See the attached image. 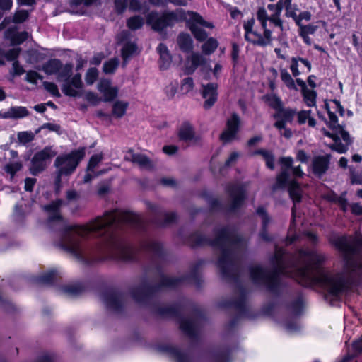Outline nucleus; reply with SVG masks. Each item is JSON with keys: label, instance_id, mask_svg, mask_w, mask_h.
<instances>
[{"label": "nucleus", "instance_id": "473e14b6", "mask_svg": "<svg viewBox=\"0 0 362 362\" xmlns=\"http://www.w3.org/2000/svg\"><path fill=\"white\" fill-rule=\"evenodd\" d=\"M57 277V272L52 270L45 273L36 279V282L41 285H50L52 284Z\"/></svg>", "mask_w": 362, "mask_h": 362}, {"label": "nucleus", "instance_id": "338daca9", "mask_svg": "<svg viewBox=\"0 0 362 362\" xmlns=\"http://www.w3.org/2000/svg\"><path fill=\"white\" fill-rule=\"evenodd\" d=\"M111 82L109 80H101L98 84V89L101 93H103L105 91L108 90V89L111 87Z\"/></svg>", "mask_w": 362, "mask_h": 362}, {"label": "nucleus", "instance_id": "f8f14e48", "mask_svg": "<svg viewBox=\"0 0 362 362\" xmlns=\"http://www.w3.org/2000/svg\"><path fill=\"white\" fill-rule=\"evenodd\" d=\"M226 190L231 199L230 209L233 211L238 209L246 197L244 187L239 184H230Z\"/></svg>", "mask_w": 362, "mask_h": 362}, {"label": "nucleus", "instance_id": "5fc2aeb1", "mask_svg": "<svg viewBox=\"0 0 362 362\" xmlns=\"http://www.w3.org/2000/svg\"><path fill=\"white\" fill-rule=\"evenodd\" d=\"M118 89L116 87L111 86L108 90L103 93L104 98L103 101L110 102L112 101L117 95Z\"/></svg>", "mask_w": 362, "mask_h": 362}, {"label": "nucleus", "instance_id": "864d4df0", "mask_svg": "<svg viewBox=\"0 0 362 362\" xmlns=\"http://www.w3.org/2000/svg\"><path fill=\"white\" fill-rule=\"evenodd\" d=\"M103 160L102 154H95L93 155L88 162L87 166V171H94L95 167L98 165V163Z\"/></svg>", "mask_w": 362, "mask_h": 362}, {"label": "nucleus", "instance_id": "a878e982", "mask_svg": "<svg viewBox=\"0 0 362 362\" xmlns=\"http://www.w3.org/2000/svg\"><path fill=\"white\" fill-rule=\"evenodd\" d=\"M195 135L194 129L189 122H184L178 131L180 140L183 141H192Z\"/></svg>", "mask_w": 362, "mask_h": 362}, {"label": "nucleus", "instance_id": "4c0bfd02", "mask_svg": "<svg viewBox=\"0 0 362 362\" xmlns=\"http://www.w3.org/2000/svg\"><path fill=\"white\" fill-rule=\"evenodd\" d=\"M62 291L68 296H76L84 291V286L81 284H76L64 286Z\"/></svg>", "mask_w": 362, "mask_h": 362}, {"label": "nucleus", "instance_id": "37998d69", "mask_svg": "<svg viewBox=\"0 0 362 362\" xmlns=\"http://www.w3.org/2000/svg\"><path fill=\"white\" fill-rule=\"evenodd\" d=\"M144 247L147 250L159 257L163 255L162 246L158 242L150 240L146 243Z\"/></svg>", "mask_w": 362, "mask_h": 362}, {"label": "nucleus", "instance_id": "2eb2a0df", "mask_svg": "<svg viewBox=\"0 0 362 362\" xmlns=\"http://www.w3.org/2000/svg\"><path fill=\"white\" fill-rule=\"evenodd\" d=\"M200 317L193 319H182L180 327L182 331L191 339L197 337L201 325Z\"/></svg>", "mask_w": 362, "mask_h": 362}, {"label": "nucleus", "instance_id": "bf43d9fd", "mask_svg": "<svg viewBox=\"0 0 362 362\" xmlns=\"http://www.w3.org/2000/svg\"><path fill=\"white\" fill-rule=\"evenodd\" d=\"M191 16H192V20L197 23H199L204 27H206V28H214V25L211 23H209V22H206L205 21L203 18L199 15L198 13H194V12H192L191 13Z\"/></svg>", "mask_w": 362, "mask_h": 362}, {"label": "nucleus", "instance_id": "58836bf2", "mask_svg": "<svg viewBox=\"0 0 362 362\" xmlns=\"http://www.w3.org/2000/svg\"><path fill=\"white\" fill-rule=\"evenodd\" d=\"M218 46V41L214 37H210L202 45V49L205 54H211L216 49Z\"/></svg>", "mask_w": 362, "mask_h": 362}, {"label": "nucleus", "instance_id": "4d7b16f0", "mask_svg": "<svg viewBox=\"0 0 362 362\" xmlns=\"http://www.w3.org/2000/svg\"><path fill=\"white\" fill-rule=\"evenodd\" d=\"M194 88V81L192 78L187 77L182 80L181 83V90L185 93H187L191 91Z\"/></svg>", "mask_w": 362, "mask_h": 362}, {"label": "nucleus", "instance_id": "bb28decb", "mask_svg": "<svg viewBox=\"0 0 362 362\" xmlns=\"http://www.w3.org/2000/svg\"><path fill=\"white\" fill-rule=\"evenodd\" d=\"M221 307H234L240 313H243L246 310V294L241 291L238 300L233 302H221Z\"/></svg>", "mask_w": 362, "mask_h": 362}, {"label": "nucleus", "instance_id": "ea45409f", "mask_svg": "<svg viewBox=\"0 0 362 362\" xmlns=\"http://www.w3.org/2000/svg\"><path fill=\"white\" fill-rule=\"evenodd\" d=\"M266 101L268 103L269 105L274 109L276 112L279 111V110L282 109L283 104L282 101L281 100L280 98L278 97L276 95L272 94V95H265Z\"/></svg>", "mask_w": 362, "mask_h": 362}, {"label": "nucleus", "instance_id": "69168bd1", "mask_svg": "<svg viewBox=\"0 0 362 362\" xmlns=\"http://www.w3.org/2000/svg\"><path fill=\"white\" fill-rule=\"evenodd\" d=\"M311 13L309 11H303L300 13L299 15L297 16V20H296V25L300 27V25H303L301 23L302 20H305L307 21L311 19Z\"/></svg>", "mask_w": 362, "mask_h": 362}, {"label": "nucleus", "instance_id": "0e129e2a", "mask_svg": "<svg viewBox=\"0 0 362 362\" xmlns=\"http://www.w3.org/2000/svg\"><path fill=\"white\" fill-rule=\"evenodd\" d=\"M115 5L117 11L122 13L127 7L128 0H115Z\"/></svg>", "mask_w": 362, "mask_h": 362}, {"label": "nucleus", "instance_id": "680f3d73", "mask_svg": "<svg viewBox=\"0 0 362 362\" xmlns=\"http://www.w3.org/2000/svg\"><path fill=\"white\" fill-rule=\"evenodd\" d=\"M178 310L175 307H166L159 309V313L163 316H173L177 315Z\"/></svg>", "mask_w": 362, "mask_h": 362}, {"label": "nucleus", "instance_id": "6ab92c4d", "mask_svg": "<svg viewBox=\"0 0 362 362\" xmlns=\"http://www.w3.org/2000/svg\"><path fill=\"white\" fill-rule=\"evenodd\" d=\"M148 208L158 215V218H163V221H158L157 224L160 226H165L174 223L177 220V215L175 213H165L158 206L148 203Z\"/></svg>", "mask_w": 362, "mask_h": 362}, {"label": "nucleus", "instance_id": "9b49d317", "mask_svg": "<svg viewBox=\"0 0 362 362\" xmlns=\"http://www.w3.org/2000/svg\"><path fill=\"white\" fill-rule=\"evenodd\" d=\"M240 125V118L237 113H233L227 120L226 129L220 136L221 139L225 143H229L236 139Z\"/></svg>", "mask_w": 362, "mask_h": 362}, {"label": "nucleus", "instance_id": "603ef678", "mask_svg": "<svg viewBox=\"0 0 362 362\" xmlns=\"http://www.w3.org/2000/svg\"><path fill=\"white\" fill-rule=\"evenodd\" d=\"M21 51V48H13L6 52L3 51V57H4L8 61H17L16 59L18 57Z\"/></svg>", "mask_w": 362, "mask_h": 362}, {"label": "nucleus", "instance_id": "393cba45", "mask_svg": "<svg viewBox=\"0 0 362 362\" xmlns=\"http://www.w3.org/2000/svg\"><path fill=\"white\" fill-rule=\"evenodd\" d=\"M160 350L168 354L170 356L176 360L177 362H192L189 357L181 352L177 348L173 346H163L160 347Z\"/></svg>", "mask_w": 362, "mask_h": 362}, {"label": "nucleus", "instance_id": "79ce46f5", "mask_svg": "<svg viewBox=\"0 0 362 362\" xmlns=\"http://www.w3.org/2000/svg\"><path fill=\"white\" fill-rule=\"evenodd\" d=\"M144 23V18L140 16H134L127 20V25L132 30L140 29Z\"/></svg>", "mask_w": 362, "mask_h": 362}, {"label": "nucleus", "instance_id": "a19ab883", "mask_svg": "<svg viewBox=\"0 0 362 362\" xmlns=\"http://www.w3.org/2000/svg\"><path fill=\"white\" fill-rule=\"evenodd\" d=\"M128 103L122 101H116L112 107V114L118 118H120L126 113Z\"/></svg>", "mask_w": 362, "mask_h": 362}, {"label": "nucleus", "instance_id": "2f4dec72", "mask_svg": "<svg viewBox=\"0 0 362 362\" xmlns=\"http://www.w3.org/2000/svg\"><path fill=\"white\" fill-rule=\"evenodd\" d=\"M288 193L294 203L301 201V189L297 182L291 180L288 182Z\"/></svg>", "mask_w": 362, "mask_h": 362}, {"label": "nucleus", "instance_id": "dca6fc26", "mask_svg": "<svg viewBox=\"0 0 362 362\" xmlns=\"http://www.w3.org/2000/svg\"><path fill=\"white\" fill-rule=\"evenodd\" d=\"M330 160V154L314 157L312 160V169L313 174L318 177H321L329 169Z\"/></svg>", "mask_w": 362, "mask_h": 362}, {"label": "nucleus", "instance_id": "f704fd0d", "mask_svg": "<svg viewBox=\"0 0 362 362\" xmlns=\"http://www.w3.org/2000/svg\"><path fill=\"white\" fill-rule=\"evenodd\" d=\"M137 51V46L134 42L126 43L122 49V57L124 60V64L127 63V61L129 57L133 56Z\"/></svg>", "mask_w": 362, "mask_h": 362}, {"label": "nucleus", "instance_id": "a18cd8bd", "mask_svg": "<svg viewBox=\"0 0 362 362\" xmlns=\"http://www.w3.org/2000/svg\"><path fill=\"white\" fill-rule=\"evenodd\" d=\"M23 165L22 163L19 161L17 162H11L4 165L3 169L6 173L11 175V178H13L15 174L21 170Z\"/></svg>", "mask_w": 362, "mask_h": 362}, {"label": "nucleus", "instance_id": "f3484780", "mask_svg": "<svg viewBox=\"0 0 362 362\" xmlns=\"http://www.w3.org/2000/svg\"><path fill=\"white\" fill-rule=\"evenodd\" d=\"M124 160L138 165L141 168L151 169L153 168L151 160L142 153H136L129 149L124 156Z\"/></svg>", "mask_w": 362, "mask_h": 362}, {"label": "nucleus", "instance_id": "7c9ffc66", "mask_svg": "<svg viewBox=\"0 0 362 362\" xmlns=\"http://www.w3.org/2000/svg\"><path fill=\"white\" fill-rule=\"evenodd\" d=\"M325 134L333 139L334 143L329 145V148L339 153H344L348 151L349 145L341 143L340 138L337 136L332 134L329 132H325Z\"/></svg>", "mask_w": 362, "mask_h": 362}, {"label": "nucleus", "instance_id": "1a4fd4ad", "mask_svg": "<svg viewBox=\"0 0 362 362\" xmlns=\"http://www.w3.org/2000/svg\"><path fill=\"white\" fill-rule=\"evenodd\" d=\"M280 163L282 165L281 172L276 177V182L272 187L273 191L286 187L289 179V170H292L293 175L296 177H302L304 175L300 165L293 166V160L291 157H282L280 158Z\"/></svg>", "mask_w": 362, "mask_h": 362}, {"label": "nucleus", "instance_id": "9d476101", "mask_svg": "<svg viewBox=\"0 0 362 362\" xmlns=\"http://www.w3.org/2000/svg\"><path fill=\"white\" fill-rule=\"evenodd\" d=\"M57 154V152L52 146H46L42 150L37 152L31 159L29 168L33 175H37L44 171L50 163L52 158Z\"/></svg>", "mask_w": 362, "mask_h": 362}, {"label": "nucleus", "instance_id": "6e6552de", "mask_svg": "<svg viewBox=\"0 0 362 362\" xmlns=\"http://www.w3.org/2000/svg\"><path fill=\"white\" fill-rule=\"evenodd\" d=\"M269 20L259 21L261 26L264 30L263 35L253 30L255 24V19L251 18L243 23V28L245 30V39L252 43L261 47H266L272 43V31L267 28V21Z\"/></svg>", "mask_w": 362, "mask_h": 362}, {"label": "nucleus", "instance_id": "5701e85b", "mask_svg": "<svg viewBox=\"0 0 362 362\" xmlns=\"http://www.w3.org/2000/svg\"><path fill=\"white\" fill-rule=\"evenodd\" d=\"M187 62H191L190 66H187L185 69L186 74H192L199 66L204 65L206 62L205 57L201 54L193 52L192 54L187 59Z\"/></svg>", "mask_w": 362, "mask_h": 362}, {"label": "nucleus", "instance_id": "c03bdc74", "mask_svg": "<svg viewBox=\"0 0 362 362\" xmlns=\"http://www.w3.org/2000/svg\"><path fill=\"white\" fill-rule=\"evenodd\" d=\"M190 30L193 33L194 37L200 42L205 40L208 36L206 32L199 27L197 24L192 23L190 25Z\"/></svg>", "mask_w": 362, "mask_h": 362}, {"label": "nucleus", "instance_id": "72a5a7b5", "mask_svg": "<svg viewBox=\"0 0 362 362\" xmlns=\"http://www.w3.org/2000/svg\"><path fill=\"white\" fill-rule=\"evenodd\" d=\"M310 110H301L297 113L298 122L300 124H305L308 120V125L314 127L316 125V120L310 117Z\"/></svg>", "mask_w": 362, "mask_h": 362}, {"label": "nucleus", "instance_id": "b1692460", "mask_svg": "<svg viewBox=\"0 0 362 362\" xmlns=\"http://www.w3.org/2000/svg\"><path fill=\"white\" fill-rule=\"evenodd\" d=\"M267 8L272 12L270 15V22L276 27L279 28L281 31L284 30L283 21L281 18V10L279 3L270 4L267 6Z\"/></svg>", "mask_w": 362, "mask_h": 362}, {"label": "nucleus", "instance_id": "8fccbe9b", "mask_svg": "<svg viewBox=\"0 0 362 362\" xmlns=\"http://www.w3.org/2000/svg\"><path fill=\"white\" fill-rule=\"evenodd\" d=\"M98 71L95 68H90L85 76L86 82L88 85H92L97 79Z\"/></svg>", "mask_w": 362, "mask_h": 362}, {"label": "nucleus", "instance_id": "c756f323", "mask_svg": "<svg viewBox=\"0 0 362 362\" xmlns=\"http://www.w3.org/2000/svg\"><path fill=\"white\" fill-rule=\"evenodd\" d=\"M177 41L180 49L182 52L188 53L192 50L193 41L189 34L180 33Z\"/></svg>", "mask_w": 362, "mask_h": 362}, {"label": "nucleus", "instance_id": "ddd939ff", "mask_svg": "<svg viewBox=\"0 0 362 362\" xmlns=\"http://www.w3.org/2000/svg\"><path fill=\"white\" fill-rule=\"evenodd\" d=\"M296 115V111L293 109L283 107L279 110V111L275 112L273 115L274 118L276 119L274 126L279 131H281L283 129H285L286 124L292 123Z\"/></svg>", "mask_w": 362, "mask_h": 362}, {"label": "nucleus", "instance_id": "e433bc0d", "mask_svg": "<svg viewBox=\"0 0 362 362\" xmlns=\"http://www.w3.org/2000/svg\"><path fill=\"white\" fill-rule=\"evenodd\" d=\"M303 100L308 107H314L316 105L317 93L314 90L307 88L302 92Z\"/></svg>", "mask_w": 362, "mask_h": 362}, {"label": "nucleus", "instance_id": "49530a36", "mask_svg": "<svg viewBox=\"0 0 362 362\" xmlns=\"http://www.w3.org/2000/svg\"><path fill=\"white\" fill-rule=\"evenodd\" d=\"M119 61L117 58H112L103 64V71L105 74H112L119 65Z\"/></svg>", "mask_w": 362, "mask_h": 362}, {"label": "nucleus", "instance_id": "13d9d810", "mask_svg": "<svg viewBox=\"0 0 362 362\" xmlns=\"http://www.w3.org/2000/svg\"><path fill=\"white\" fill-rule=\"evenodd\" d=\"M43 76L35 71H28L26 74L25 80L31 83L36 84L37 80H42Z\"/></svg>", "mask_w": 362, "mask_h": 362}, {"label": "nucleus", "instance_id": "39448f33", "mask_svg": "<svg viewBox=\"0 0 362 362\" xmlns=\"http://www.w3.org/2000/svg\"><path fill=\"white\" fill-rule=\"evenodd\" d=\"M85 156V149L80 148L56 158L54 166L57 168L54 185L57 192L61 188L62 176H69L76 169Z\"/></svg>", "mask_w": 362, "mask_h": 362}, {"label": "nucleus", "instance_id": "c9c22d12", "mask_svg": "<svg viewBox=\"0 0 362 362\" xmlns=\"http://www.w3.org/2000/svg\"><path fill=\"white\" fill-rule=\"evenodd\" d=\"M280 77L288 88L291 90H297L294 80L286 69H280Z\"/></svg>", "mask_w": 362, "mask_h": 362}, {"label": "nucleus", "instance_id": "aec40b11", "mask_svg": "<svg viewBox=\"0 0 362 362\" xmlns=\"http://www.w3.org/2000/svg\"><path fill=\"white\" fill-rule=\"evenodd\" d=\"M29 18V12L26 10H18L13 16L6 17L0 23V30L4 29L10 23H22L26 21Z\"/></svg>", "mask_w": 362, "mask_h": 362}, {"label": "nucleus", "instance_id": "cd10ccee", "mask_svg": "<svg viewBox=\"0 0 362 362\" xmlns=\"http://www.w3.org/2000/svg\"><path fill=\"white\" fill-rule=\"evenodd\" d=\"M317 28L318 27L313 24L306 25H300L299 35L303 38L305 44L310 45L312 44V40L308 35L314 34Z\"/></svg>", "mask_w": 362, "mask_h": 362}, {"label": "nucleus", "instance_id": "3c124183", "mask_svg": "<svg viewBox=\"0 0 362 362\" xmlns=\"http://www.w3.org/2000/svg\"><path fill=\"white\" fill-rule=\"evenodd\" d=\"M42 85L45 89L50 93L52 95L57 98L61 96V94L58 90V87L55 83L52 82L44 81Z\"/></svg>", "mask_w": 362, "mask_h": 362}, {"label": "nucleus", "instance_id": "de8ad7c7", "mask_svg": "<svg viewBox=\"0 0 362 362\" xmlns=\"http://www.w3.org/2000/svg\"><path fill=\"white\" fill-rule=\"evenodd\" d=\"M34 138L35 134L32 132H21L18 134V140L23 144L31 142Z\"/></svg>", "mask_w": 362, "mask_h": 362}, {"label": "nucleus", "instance_id": "e2e57ef3", "mask_svg": "<svg viewBox=\"0 0 362 362\" xmlns=\"http://www.w3.org/2000/svg\"><path fill=\"white\" fill-rule=\"evenodd\" d=\"M290 69L294 77L300 75V73L298 70V59L296 57L291 58Z\"/></svg>", "mask_w": 362, "mask_h": 362}, {"label": "nucleus", "instance_id": "6e6d98bb", "mask_svg": "<svg viewBox=\"0 0 362 362\" xmlns=\"http://www.w3.org/2000/svg\"><path fill=\"white\" fill-rule=\"evenodd\" d=\"M350 170V181L352 185L362 184V174L356 172L352 167H349Z\"/></svg>", "mask_w": 362, "mask_h": 362}, {"label": "nucleus", "instance_id": "7ed1b4c3", "mask_svg": "<svg viewBox=\"0 0 362 362\" xmlns=\"http://www.w3.org/2000/svg\"><path fill=\"white\" fill-rule=\"evenodd\" d=\"M214 233L215 238L213 240L200 234L194 235L192 237L193 246L209 244L218 249L220 257L217 264L223 277L236 281L239 274V258L247 246V240L230 227L216 229Z\"/></svg>", "mask_w": 362, "mask_h": 362}, {"label": "nucleus", "instance_id": "423d86ee", "mask_svg": "<svg viewBox=\"0 0 362 362\" xmlns=\"http://www.w3.org/2000/svg\"><path fill=\"white\" fill-rule=\"evenodd\" d=\"M183 278H170L163 274H160V283L156 286H150L146 284H143L138 287L132 289L131 295L133 299L139 303H146L149 297L155 292L163 288H175L179 284L184 281Z\"/></svg>", "mask_w": 362, "mask_h": 362}, {"label": "nucleus", "instance_id": "a211bd4d", "mask_svg": "<svg viewBox=\"0 0 362 362\" xmlns=\"http://www.w3.org/2000/svg\"><path fill=\"white\" fill-rule=\"evenodd\" d=\"M102 299L107 308L119 311L122 308V296L120 293L109 291L102 294Z\"/></svg>", "mask_w": 362, "mask_h": 362}, {"label": "nucleus", "instance_id": "09e8293b", "mask_svg": "<svg viewBox=\"0 0 362 362\" xmlns=\"http://www.w3.org/2000/svg\"><path fill=\"white\" fill-rule=\"evenodd\" d=\"M149 3L156 6H165L168 3H173L175 5L179 6H185L187 4L186 2L182 0H148Z\"/></svg>", "mask_w": 362, "mask_h": 362}, {"label": "nucleus", "instance_id": "f257e3e1", "mask_svg": "<svg viewBox=\"0 0 362 362\" xmlns=\"http://www.w3.org/2000/svg\"><path fill=\"white\" fill-rule=\"evenodd\" d=\"M329 241L342 256L344 269L341 272L325 271L323 264L327 257L318 250H300L293 258L279 249L272 258V269L259 265L250 267L251 279L275 293L279 288V276L284 274L295 279L305 287L318 284L327 291L326 298H337L349 288L357 275L362 274V262L356 259L362 252V236L333 235Z\"/></svg>", "mask_w": 362, "mask_h": 362}, {"label": "nucleus", "instance_id": "774afa93", "mask_svg": "<svg viewBox=\"0 0 362 362\" xmlns=\"http://www.w3.org/2000/svg\"><path fill=\"white\" fill-rule=\"evenodd\" d=\"M85 97L88 101L92 103L95 105L101 100V99H100L95 93L91 91L86 92Z\"/></svg>", "mask_w": 362, "mask_h": 362}, {"label": "nucleus", "instance_id": "412c9836", "mask_svg": "<svg viewBox=\"0 0 362 362\" xmlns=\"http://www.w3.org/2000/svg\"><path fill=\"white\" fill-rule=\"evenodd\" d=\"M5 37L11 41L12 45H21L28 40L29 34L26 31L16 32V28H9L5 32Z\"/></svg>", "mask_w": 362, "mask_h": 362}, {"label": "nucleus", "instance_id": "20e7f679", "mask_svg": "<svg viewBox=\"0 0 362 362\" xmlns=\"http://www.w3.org/2000/svg\"><path fill=\"white\" fill-rule=\"evenodd\" d=\"M41 70L47 75H57L58 81H63L62 90L63 93L70 97H80L83 84L81 74H76L71 78L73 64L67 63L63 64L58 59H51L44 63Z\"/></svg>", "mask_w": 362, "mask_h": 362}, {"label": "nucleus", "instance_id": "4468645a", "mask_svg": "<svg viewBox=\"0 0 362 362\" xmlns=\"http://www.w3.org/2000/svg\"><path fill=\"white\" fill-rule=\"evenodd\" d=\"M202 95L205 99L203 104L204 109H210L218 98V84L216 83H209L206 85H202Z\"/></svg>", "mask_w": 362, "mask_h": 362}, {"label": "nucleus", "instance_id": "052dcab7", "mask_svg": "<svg viewBox=\"0 0 362 362\" xmlns=\"http://www.w3.org/2000/svg\"><path fill=\"white\" fill-rule=\"evenodd\" d=\"M171 63V56L170 53H164L160 55V67L163 69H166L169 67Z\"/></svg>", "mask_w": 362, "mask_h": 362}, {"label": "nucleus", "instance_id": "f03ea898", "mask_svg": "<svg viewBox=\"0 0 362 362\" xmlns=\"http://www.w3.org/2000/svg\"><path fill=\"white\" fill-rule=\"evenodd\" d=\"M63 204L62 199H57L43 206L47 213L48 226L62 232L58 247L84 263L103 259L122 261L135 259L136 250L113 234V230L122 225L139 227L141 221L139 216L116 209L105 212L103 216H98L85 226H71L60 214L59 209Z\"/></svg>", "mask_w": 362, "mask_h": 362}, {"label": "nucleus", "instance_id": "4be33fe9", "mask_svg": "<svg viewBox=\"0 0 362 362\" xmlns=\"http://www.w3.org/2000/svg\"><path fill=\"white\" fill-rule=\"evenodd\" d=\"M28 115L27 108L22 106L11 107L7 111L0 112V117L3 119H20Z\"/></svg>", "mask_w": 362, "mask_h": 362}, {"label": "nucleus", "instance_id": "c85d7f7f", "mask_svg": "<svg viewBox=\"0 0 362 362\" xmlns=\"http://www.w3.org/2000/svg\"><path fill=\"white\" fill-rule=\"evenodd\" d=\"M257 214L261 216L262 221V230L259 235L262 240L265 241H269L271 240L267 232V227L270 221V218L267 216V214L264 207L259 206L257 209Z\"/></svg>", "mask_w": 362, "mask_h": 362}, {"label": "nucleus", "instance_id": "0eeeda50", "mask_svg": "<svg viewBox=\"0 0 362 362\" xmlns=\"http://www.w3.org/2000/svg\"><path fill=\"white\" fill-rule=\"evenodd\" d=\"M185 18V13L182 10L165 11L160 16L157 12H151L147 16V23L151 25L154 30L162 31Z\"/></svg>", "mask_w": 362, "mask_h": 362}]
</instances>
